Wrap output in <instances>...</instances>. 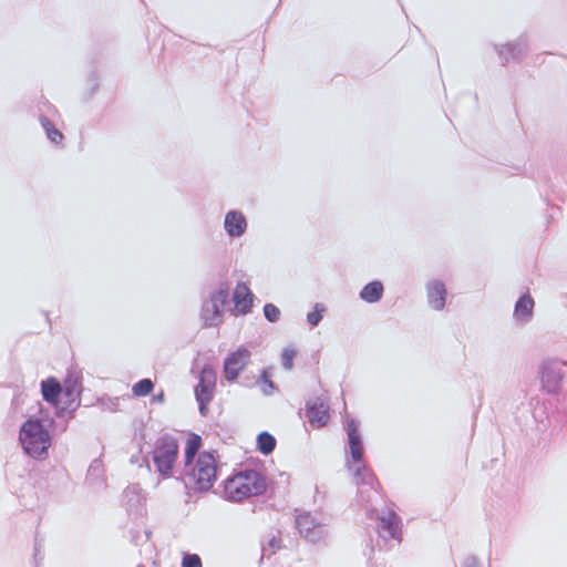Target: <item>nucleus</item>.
Wrapping results in <instances>:
<instances>
[{
    "instance_id": "14",
    "label": "nucleus",
    "mask_w": 567,
    "mask_h": 567,
    "mask_svg": "<svg viewBox=\"0 0 567 567\" xmlns=\"http://www.w3.org/2000/svg\"><path fill=\"white\" fill-rule=\"evenodd\" d=\"M225 229L231 237L241 236L247 228V221L245 216L239 212H229L225 217Z\"/></svg>"
},
{
    "instance_id": "25",
    "label": "nucleus",
    "mask_w": 567,
    "mask_h": 567,
    "mask_svg": "<svg viewBox=\"0 0 567 567\" xmlns=\"http://www.w3.org/2000/svg\"><path fill=\"white\" fill-rule=\"evenodd\" d=\"M295 357H296V351L293 349H291V348L284 349V351L281 353V361H282V365L287 370H290L292 368Z\"/></svg>"
},
{
    "instance_id": "13",
    "label": "nucleus",
    "mask_w": 567,
    "mask_h": 567,
    "mask_svg": "<svg viewBox=\"0 0 567 567\" xmlns=\"http://www.w3.org/2000/svg\"><path fill=\"white\" fill-rule=\"evenodd\" d=\"M380 527L383 532H386L393 539L401 542L402 529L400 524V517L393 511H389L380 517Z\"/></svg>"
},
{
    "instance_id": "2",
    "label": "nucleus",
    "mask_w": 567,
    "mask_h": 567,
    "mask_svg": "<svg viewBox=\"0 0 567 567\" xmlns=\"http://www.w3.org/2000/svg\"><path fill=\"white\" fill-rule=\"evenodd\" d=\"M264 476L254 470H246L229 476L224 483V495L233 502H243L266 492Z\"/></svg>"
},
{
    "instance_id": "20",
    "label": "nucleus",
    "mask_w": 567,
    "mask_h": 567,
    "mask_svg": "<svg viewBox=\"0 0 567 567\" xmlns=\"http://www.w3.org/2000/svg\"><path fill=\"white\" fill-rule=\"evenodd\" d=\"M40 122L47 133V136L53 143L60 144L63 140V134L58 128H55L54 125L47 117L42 116L40 118Z\"/></svg>"
},
{
    "instance_id": "8",
    "label": "nucleus",
    "mask_w": 567,
    "mask_h": 567,
    "mask_svg": "<svg viewBox=\"0 0 567 567\" xmlns=\"http://www.w3.org/2000/svg\"><path fill=\"white\" fill-rule=\"evenodd\" d=\"M306 417L315 427L326 426L330 420L329 404L320 398L309 401L306 406Z\"/></svg>"
},
{
    "instance_id": "17",
    "label": "nucleus",
    "mask_w": 567,
    "mask_h": 567,
    "mask_svg": "<svg viewBox=\"0 0 567 567\" xmlns=\"http://www.w3.org/2000/svg\"><path fill=\"white\" fill-rule=\"evenodd\" d=\"M534 300L529 295L522 296L515 305L514 316L517 320L525 321L532 317Z\"/></svg>"
},
{
    "instance_id": "11",
    "label": "nucleus",
    "mask_w": 567,
    "mask_h": 567,
    "mask_svg": "<svg viewBox=\"0 0 567 567\" xmlns=\"http://www.w3.org/2000/svg\"><path fill=\"white\" fill-rule=\"evenodd\" d=\"M561 373L556 363H547L542 370L543 388L548 393H556L559 390L561 382Z\"/></svg>"
},
{
    "instance_id": "24",
    "label": "nucleus",
    "mask_w": 567,
    "mask_h": 567,
    "mask_svg": "<svg viewBox=\"0 0 567 567\" xmlns=\"http://www.w3.org/2000/svg\"><path fill=\"white\" fill-rule=\"evenodd\" d=\"M182 567H203L202 559L197 554H186L183 557Z\"/></svg>"
},
{
    "instance_id": "9",
    "label": "nucleus",
    "mask_w": 567,
    "mask_h": 567,
    "mask_svg": "<svg viewBox=\"0 0 567 567\" xmlns=\"http://www.w3.org/2000/svg\"><path fill=\"white\" fill-rule=\"evenodd\" d=\"M233 301L234 309L237 313H248L252 307L254 301V295L250 288L244 282H238L234 290Z\"/></svg>"
},
{
    "instance_id": "6",
    "label": "nucleus",
    "mask_w": 567,
    "mask_h": 567,
    "mask_svg": "<svg viewBox=\"0 0 567 567\" xmlns=\"http://www.w3.org/2000/svg\"><path fill=\"white\" fill-rule=\"evenodd\" d=\"M215 388L216 372L210 365H205L200 372L199 383L195 390L202 415H206L208 412L207 405L214 398Z\"/></svg>"
},
{
    "instance_id": "19",
    "label": "nucleus",
    "mask_w": 567,
    "mask_h": 567,
    "mask_svg": "<svg viewBox=\"0 0 567 567\" xmlns=\"http://www.w3.org/2000/svg\"><path fill=\"white\" fill-rule=\"evenodd\" d=\"M258 449L264 454H269L276 446L275 437L268 432H262L257 437Z\"/></svg>"
},
{
    "instance_id": "18",
    "label": "nucleus",
    "mask_w": 567,
    "mask_h": 567,
    "mask_svg": "<svg viewBox=\"0 0 567 567\" xmlns=\"http://www.w3.org/2000/svg\"><path fill=\"white\" fill-rule=\"evenodd\" d=\"M382 295H383V285L381 281L369 282L368 285H365L362 288V290L360 292L361 299H363L364 301H367L369 303L379 301L381 299Z\"/></svg>"
},
{
    "instance_id": "1",
    "label": "nucleus",
    "mask_w": 567,
    "mask_h": 567,
    "mask_svg": "<svg viewBox=\"0 0 567 567\" xmlns=\"http://www.w3.org/2000/svg\"><path fill=\"white\" fill-rule=\"evenodd\" d=\"M202 446L200 435L189 432L184 446V462L185 466H190L188 477L194 488L206 492L213 487L217 478V461L210 452H202L194 460Z\"/></svg>"
},
{
    "instance_id": "4",
    "label": "nucleus",
    "mask_w": 567,
    "mask_h": 567,
    "mask_svg": "<svg viewBox=\"0 0 567 567\" xmlns=\"http://www.w3.org/2000/svg\"><path fill=\"white\" fill-rule=\"evenodd\" d=\"M19 439L24 452L33 458H45L51 446V435L39 420L25 421Z\"/></svg>"
},
{
    "instance_id": "15",
    "label": "nucleus",
    "mask_w": 567,
    "mask_h": 567,
    "mask_svg": "<svg viewBox=\"0 0 567 567\" xmlns=\"http://www.w3.org/2000/svg\"><path fill=\"white\" fill-rule=\"evenodd\" d=\"M427 300L435 310H442L445 307L446 288L441 281L434 280L427 285Z\"/></svg>"
},
{
    "instance_id": "12",
    "label": "nucleus",
    "mask_w": 567,
    "mask_h": 567,
    "mask_svg": "<svg viewBox=\"0 0 567 567\" xmlns=\"http://www.w3.org/2000/svg\"><path fill=\"white\" fill-rule=\"evenodd\" d=\"M347 434L349 440L350 454L353 461L359 462L363 456V445L354 420L347 422Z\"/></svg>"
},
{
    "instance_id": "3",
    "label": "nucleus",
    "mask_w": 567,
    "mask_h": 567,
    "mask_svg": "<svg viewBox=\"0 0 567 567\" xmlns=\"http://www.w3.org/2000/svg\"><path fill=\"white\" fill-rule=\"evenodd\" d=\"M150 455L159 476L163 480L171 478L179 456L178 439L167 433L158 436L152 445Z\"/></svg>"
},
{
    "instance_id": "5",
    "label": "nucleus",
    "mask_w": 567,
    "mask_h": 567,
    "mask_svg": "<svg viewBox=\"0 0 567 567\" xmlns=\"http://www.w3.org/2000/svg\"><path fill=\"white\" fill-rule=\"evenodd\" d=\"M41 393L47 402L51 403L55 408H59V398L61 394H65L70 402L73 403L80 391L78 389L76 381L70 383V381L66 380L64 386H62L55 378L51 377L41 382Z\"/></svg>"
},
{
    "instance_id": "7",
    "label": "nucleus",
    "mask_w": 567,
    "mask_h": 567,
    "mask_svg": "<svg viewBox=\"0 0 567 567\" xmlns=\"http://www.w3.org/2000/svg\"><path fill=\"white\" fill-rule=\"evenodd\" d=\"M250 359V352L246 348H239L229 354L224 362V373L228 381L237 379Z\"/></svg>"
},
{
    "instance_id": "21",
    "label": "nucleus",
    "mask_w": 567,
    "mask_h": 567,
    "mask_svg": "<svg viewBox=\"0 0 567 567\" xmlns=\"http://www.w3.org/2000/svg\"><path fill=\"white\" fill-rule=\"evenodd\" d=\"M153 389L154 384L151 379H142L133 385L132 392L135 396H146Z\"/></svg>"
},
{
    "instance_id": "10",
    "label": "nucleus",
    "mask_w": 567,
    "mask_h": 567,
    "mask_svg": "<svg viewBox=\"0 0 567 567\" xmlns=\"http://www.w3.org/2000/svg\"><path fill=\"white\" fill-rule=\"evenodd\" d=\"M296 527L300 535L315 542L322 535V528L315 522L309 513H301L296 517Z\"/></svg>"
},
{
    "instance_id": "26",
    "label": "nucleus",
    "mask_w": 567,
    "mask_h": 567,
    "mask_svg": "<svg viewBox=\"0 0 567 567\" xmlns=\"http://www.w3.org/2000/svg\"><path fill=\"white\" fill-rule=\"evenodd\" d=\"M137 567H143V566H137Z\"/></svg>"
},
{
    "instance_id": "23",
    "label": "nucleus",
    "mask_w": 567,
    "mask_h": 567,
    "mask_svg": "<svg viewBox=\"0 0 567 567\" xmlns=\"http://www.w3.org/2000/svg\"><path fill=\"white\" fill-rule=\"evenodd\" d=\"M264 315L270 322H276L280 318V310L272 303H266L264 307Z\"/></svg>"
},
{
    "instance_id": "16",
    "label": "nucleus",
    "mask_w": 567,
    "mask_h": 567,
    "mask_svg": "<svg viewBox=\"0 0 567 567\" xmlns=\"http://www.w3.org/2000/svg\"><path fill=\"white\" fill-rule=\"evenodd\" d=\"M228 299V288H220L216 292H214L210 297L212 307L214 315L212 318H209V324L215 326L218 324L221 319V310L224 306L226 305Z\"/></svg>"
},
{
    "instance_id": "22",
    "label": "nucleus",
    "mask_w": 567,
    "mask_h": 567,
    "mask_svg": "<svg viewBox=\"0 0 567 567\" xmlns=\"http://www.w3.org/2000/svg\"><path fill=\"white\" fill-rule=\"evenodd\" d=\"M324 311V307L322 305L317 303L311 312L307 316V321L311 327H316L322 318V312Z\"/></svg>"
}]
</instances>
